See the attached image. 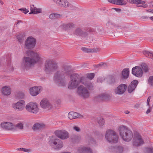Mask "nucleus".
<instances>
[{
  "label": "nucleus",
  "mask_w": 153,
  "mask_h": 153,
  "mask_svg": "<svg viewBox=\"0 0 153 153\" xmlns=\"http://www.w3.org/2000/svg\"><path fill=\"white\" fill-rule=\"evenodd\" d=\"M74 26V25L73 23H62L60 26V27L62 29H66L73 27Z\"/></svg>",
  "instance_id": "nucleus-30"
},
{
  "label": "nucleus",
  "mask_w": 153,
  "mask_h": 153,
  "mask_svg": "<svg viewBox=\"0 0 153 153\" xmlns=\"http://www.w3.org/2000/svg\"><path fill=\"white\" fill-rule=\"evenodd\" d=\"M2 127L6 129L12 130L15 129V126L12 123L5 122L1 124Z\"/></svg>",
  "instance_id": "nucleus-20"
},
{
  "label": "nucleus",
  "mask_w": 153,
  "mask_h": 153,
  "mask_svg": "<svg viewBox=\"0 0 153 153\" xmlns=\"http://www.w3.org/2000/svg\"><path fill=\"white\" fill-rule=\"evenodd\" d=\"M146 152L147 153H153V148L152 149L150 147L147 148Z\"/></svg>",
  "instance_id": "nucleus-50"
},
{
  "label": "nucleus",
  "mask_w": 153,
  "mask_h": 153,
  "mask_svg": "<svg viewBox=\"0 0 153 153\" xmlns=\"http://www.w3.org/2000/svg\"><path fill=\"white\" fill-rule=\"evenodd\" d=\"M141 68L143 70V72L146 73L148 72L149 70L147 65L145 63L142 64L141 65Z\"/></svg>",
  "instance_id": "nucleus-34"
},
{
  "label": "nucleus",
  "mask_w": 153,
  "mask_h": 153,
  "mask_svg": "<svg viewBox=\"0 0 153 153\" xmlns=\"http://www.w3.org/2000/svg\"><path fill=\"white\" fill-rule=\"evenodd\" d=\"M147 11L148 12H151V13H153V9H150L149 10H147Z\"/></svg>",
  "instance_id": "nucleus-56"
},
{
  "label": "nucleus",
  "mask_w": 153,
  "mask_h": 153,
  "mask_svg": "<svg viewBox=\"0 0 153 153\" xmlns=\"http://www.w3.org/2000/svg\"><path fill=\"white\" fill-rule=\"evenodd\" d=\"M83 33V32L80 28L76 29L74 32V34L76 35H82Z\"/></svg>",
  "instance_id": "nucleus-41"
},
{
  "label": "nucleus",
  "mask_w": 153,
  "mask_h": 153,
  "mask_svg": "<svg viewBox=\"0 0 153 153\" xmlns=\"http://www.w3.org/2000/svg\"><path fill=\"white\" fill-rule=\"evenodd\" d=\"M61 100L59 98L56 99L55 100V102L57 104H59L61 103Z\"/></svg>",
  "instance_id": "nucleus-53"
},
{
  "label": "nucleus",
  "mask_w": 153,
  "mask_h": 153,
  "mask_svg": "<svg viewBox=\"0 0 153 153\" xmlns=\"http://www.w3.org/2000/svg\"><path fill=\"white\" fill-rule=\"evenodd\" d=\"M26 54L21 64V67L23 69L27 70L42 60L41 54L29 50Z\"/></svg>",
  "instance_id": "nucleus-1"
},
{
  "label": "nucleus",
  "mask_w": 153,
  "mask_h": 153,
  "mask_svg": "<svg viewBox=\"0 0 153 153\" xmlns=\"http://www.w3.org/2000/svg\"><path fill=\"white\" fill-rule=\"evenodd\" d=\"M115 4L117 5H126L127 2L125 0H115Z\"/></svg>",
  "instance_id": "nucleus-33"
},
{
  "label": "nucleus",
  "mask_w": 153,
  "mask_h": 153,
  "mask_svg": "<svg viewBox=\"0 0 153 153\" xmlns=\"http://www.w3.org/2000/svg\"><path fill=\"white\" fill-rule=\"evenodd\" d=\"M127 87V86L126 84H121L114 89V93L117 95H122L125 92Z\"/></svg>",
  "instance_id": "nucleus-15"
},
{
  "label": "nucleus",
  "mask_w": 153,
  "mask_h": 153,
  "mask_svg": "<svg viewBox=\"0 0 153 153\" xmlns=\"http://www.w3.org/2000/svg\"><path fill=\"white\" fill-rule=\"evenodd\" d=\"M62 14L58 13H51L49 15V18L51 20L60 19L62 17Z\"/></svg>",
  "instance_id": "nucleus-29"
},
{
  "label": "nucleus",
  "mask_w": 153,
  "mask_h": 153,
  "mask_svg": "<svg viewBox=\"0 0 153 153\" xmlns=\"http://www.w3.org/2000/svg\"><path fill=\"white\" fill-rule=\"evenodd\" d=\"M129 113V112L128 111H126V114H128Z\"/></svg>",
  "instance_id": "nucleus-61"
},
{
  "label": "nucleus",
  "mask_w": 153,
  "mask_h": 153,
  "mask_svg": "<svg viewBox=\"0 0 153 153\" xmlns=\"http://www.w3.org/2000/svg\"><path fill=\"white\" fill-rule=\"evenodd\" d=\"M150 99L151 97L150 96H149L147 100V105L148 106H149V109H148V110L146 112V113L147 114H148L151 112L150 107L149 104Z\"/></svg>",
  "instance_id": "nucleus-39"
},
{
  "label": "nucleus",
  "mask_w": 153,
  "mask_h": 153,
  "mask_svg": "<svg viewBox=\"0 0 153 153\" xmlns=\"http://www.w3.org/2000/svg\"><path fill=\"white\" fill-rule=\"evenodd\" d=\"M94 76V73H90L87 74V77L88 79L91 80Z\"/></svg>",
  "instance_id": "nucleus-46"
},
{
  "label": "nucleus",
  "mask_w": 153,
  "mask_h": 153,
  "mask_svg": "<svg viewBox=\"0 0 153 153\" xmlns=\"http://www.w3.org/2000/svg\"><path fill=\"white\" fill-rule=\"evenodd\" d=\"M49 144L56 149H59L63 146L62 141L55 136H50L49 141Z\"/></svg>",
  "instance_id": "nucleus-7"
},
{
  "label": "nucleus",
  "mask_w": 153,
  "mask_h": 153,
  "mask_svg": "<svg viewBox=\"0 0 153 153\" xmlns=\"http://www.w3.org/2000/svg\"><path fill=\"white\" fill-rule=\"evenodd\" d=\"M25 105V101L22 100L13 103L12 105V107L17 111H22L24 109Z\"/></svg>",
  "instance_id": "nucleus-14"
},
{
  "label": "nucleus",
  "mask_w": 153,
  "mask_h": 153,
  "mask_svg": "<svg viewBox=\"0 0 153 153\" xmlns=\"http://www.w3.org/2000/svg\"><path fill=\"white\" fill-rule=\"evenodd\" d=\"M17 150L18 151H22L25 152H29L30 151V150L28 149H26L24 148H18L17 149Z\"/></svg>",
  "instance_id": "nucleus-47"
},
{
  "label": "nucleus",
  "mask_w": 153,
  "mask_h": 153,
  "mask_svg": "<svg viewBox=\"0 0 153 153\" xmlns=\"http://www.w3.org/2000/svg\"><path fill=\"white\" fill-rule=\"evenodd\" d=\"M114 150L116 153H122L123 148L121 146H116L114 147Z\"/></svg>",
  "instance_id": "nucleus-31"
},
{
  "label": "nucleus",
  "mask_w": 153,
  "mask_h": 153,
  "mask_svg": "<svg viewBox=\"0 0 153 153\" xmlns=\"http://www.w3.org/2000/svg\"><path fill=\"white\" fill-rule=\"evenodd\" d=\"M127 1L129 3L136 4L137 7H141L145 8L148 7L145 2L141 0H127Z\"/></svg>",
  "instance_id": "nucleus-17"
},
{
  "label": "nucleus",
  "mask_w": 153,
  "mask_h": 153,
  "mask_svg": "<svg viewBox=\"0 0 153 153\" xmlns=\"http://www.w3.org/2000/svg\"><path fill=\"white\" fill-rule=\"evenodd\" d=\"M79 84L80 83L83 84L85 85L87 83V82H86V78L84 76H82L80 77H79Z\"/></svg>",
  "instance_id": "nucleus-38"
},
{
  "label": "nucleus",
  "mask_w": 153,
  "mask_h": 153,
  "mask_svg": "<svg viewBox=\"0 0 153 153\" xmlns=\"http://www.w3.org/2000/svg\"><path fill=\"white\" fill-rule=\"evenodd\" d=\"M62 153H70V152H63Z\"/></svg>",
  "instance_id": "nucleus-64"
},
{
  "label": "nucleus",
  "mask_w": 153,
  "mask_h": 153,
  "mask_svg": "<svg viewBox=\"0 0 153 153\" xmlns=\"http://www.w3.org/2000/svg\"><path fill=\"white\" fill-rule=\"evenodd\" d=\"M129 71L128 68L124 69L122 72V78L125 79H126L129 76Z\"/></svg>",
  "instance_id": "nucleus-28"
},
{
  "label": "nucleus",
  "mask_w": 153,
  "mask_h": 153,
  "mask_svg": "<svg viewBox=\"0 0 153 153\" xmlns=\"http://www.w3.org/2000/svg\"><path fill=\"white\" fill-rule=\"evenodd\" d=\"M11 93V90L9 86H4L1 89V93L4 96L9 95Z\"/></svg>",
  "instance_id": "nucleus-23"
},
{
  "label": "nucleus",
  "mask_w": 153,
  "mask_h": 153,
  "mask_svg": "<svg viewBox=\"0 0 153 153\" xmlns=\"http://www.w3.org/2000/svg\"><path fill=\"white\" fill-rule=\"evenodd\" d=\"M46 127V125L43 123H37L34 124L32 127V129L34 131L40 130L45 128Z\"/></svg>",
  "instance_id": "nucleus-21"
},
{
  "label": "nucleus",
  "mask_w": 153,
  "mask_h": 153,
  "mask_svg": "<svg viewBox=\"0 0 153 153\" xmlns=\"http://www.w3.org/2000/svg\"><path fill=\"white\" fill-rule=\"evenodd\" d=\"M15 128H17L18 129H20V130H22L23 128V124L22 123H18L16 124V126H15Z\"/></svg>",
  "instance_id": "nucleus-42"
},
{
  "label": "nucleus",
  "mask_w": 153,
  "mask_h": 153,
  "mask_svg": "<svg viewBox=\"0 0 153 153\" xmlns=\"http://www.w3.org/2000/svg\"><path fill=\"white\" fill-rule=\"evenodd\" d=\"M121 10V9L119 8L116 9V11L117 12H120Z\"/></svg>",
  "instance_id": "nucleus-57"
},
{
  "label": "nucleus",
  "mask_w": 153,
  "mask_h": 153,
  "mask_svg": "<svg viewBox=\"0 0 153 153\" xmlns=\"http://www.w3.org/2000/svg\"><path fill=\"white\" fill-rule=\"evenodd\" d=\"M17 38L18 39L20 43H22L24 40V36L22 35H19L17 36Z\"/></svg>",
  "instance_id": "nucleus-44"
},
{
  "label": "nucleus",
  "mask_w": 153,
  "mask_h": 153,
  "mask_svg": "<svg viewBox=\"0 0 153 153\" xmlns=\"http://www.w3.org/2000/svg\"><path fill=\"white\" fill-rule=\"evenodd\" d=\"M25 108L27 111L33 114L37 113L39 110L38 105L35 102H31L28 103Z\"/></svg>",
  "instance_id": "nucleus-9"
},
{
  "label": "nucleus",
  "mask_w": 153,
  "mask_h": 153,
  "mask_svg": "<svg viewBox=\"0 0 153 153\" xmlns=\"http://www.w3.org/2000/svg\"><path fill=\"white\" fill-rule=\"evenodd\" d=\"M143 53L145 55L149 58L151 57L152 53L148 51H143Z\"/></svg>",
  "instance_id": "nucleus-43"
},
{
  "label": "nucleus",
  "mask_w": 153,
  "mask_h": 153,
  "mask_svg": "<svg viewBox=\"0 0 153 153\" xmlns=\"http://www.w3.org/2000/svg\"><path fill=\"white\" fill-rule=\"evenodd\" d=\"M42 90V88L41 86H34L30 88L29 92L32 96H36Z\"/></svg>",
  "instance_id": "nucleus-18"
},
{
  "label": "nucleus",
  "mask_w": 153,
  "mask_h": 153,
  "mask_svg": "<svg viewBox=\"0 0 153 153\" xmlns=\"http://www.w3.org/2000/svg\"><path fill=\"white\" fill-rule=\"evenodd\" d=\"M149 18L151 20L153 21V16H151L149 17Z\"/></svg>",
  "instance_id": "nucleus-59"
},
{
  "label": "nucleus",
  "mask_w": 153,
  "mask_h": 153,
  "mask_svg": "<svg viewBox=\"0 0 153 153\" xmlns=\"http://www.w3.org/2000/svg\"><path fill=\"white\" fill-rule=\"evenodd\" d=\"M72 72L70 66L63 65L61 68L54 74L53 80L56 83L62 86H64L66 83L65 77L70 75Z\"/></svg>",
  "instance_id": "nucleus-2"
},
{
  "label": "nucleus",
  "mask_w": 153,
  "mask_h": 153,
  "mask_svg": "<svg viewBox=\"0 0 153 153\" xmlns=\"http://www.w3.org/2000/svg\"><path fill=\"white\" fill-rule=\"evenodd\" d=\"M144 143V141L142 136L138 133H135L133 139V145L135 146H139Z\"/></svg>",
  "instance_id": "nucleus-13"
},
{
  "label": "nucleus",
  "mask_w": 153,
  "mask_h": 153,
  "mask_svg": "<svg viewBox=\"0 0 153 153\" xmlns=\"http://www.w3.org/2000/svg\"><path fill=\"white\" fill-rule=\"evenodd\" d=\"M72 128L74 130L76 131L77 132H79L81 131L80 128L77 126H73V127Z\"/></svg>",
  "instance_id": "nucleus-49"
},
{
  "label": "nucleus",
  "mask_w": 153,
  "mask_h": 153,
  "mask_svg": "<svg viewBox=\"0 0 153 153\" xmlns=\"http://www.w3.org/2000/svg\"><path fill=\"white\" fill-rule=\"evenodd\" d=\"M100 79L99 78L98 79H97V81L98 82H100Z\"/></svg>",
  "instance_id": "nucleus-63"
},
{
  "label": "nucleus",
  "mask_w": 153,
  "mask_h": 153,
  "mask_svg": "<svg viewBox=\"0 0 153 153\" xmlns=\"http://www.w3.org/2000/svg\"><path fill=\"white\" fill-rule=\"evenodd\" d=\"M97 122L100 126H102L105 123L103 118L100 117L97 118Z\"/></svg>",
  "instance_id": "nucleus-36"
},
{
  "label": "nucleus",
  "mask_w": 153,
  "mask_h": 153,
  "mask_svg": "<svg viewBox=\"0 0 153 153\" xmlns=\"http://www.w3.org/2000/svg\"><path fill=\"white\" fill-rule=\"evenodd\" d=\"M105 65H106L105 63H101L100 64L98 65H97V67L99 66H104Z\"/></svg>",
  "instance_id": "nucleus-55"
},
{
  "label": "nucleus",
  "mask_w": 153,
  "mask_h": 153,
  "mask_svg": "<svg viewBox=\"0 0 153 153\" xmlns=\"http://www.w3.org/2000/svg\"><path fill=\"white\" fill-rule=\"evenodd\" d=\"M30 12L29 13L30 14H36L42 13L41 9L37 8L36 7H34L33 4L30 5Z\"/></svg>",
  "instance_id": "nucleus-25"
},
{
  "label": "nucleus",
  "mask_w": 153,
  "mask_h": 153,
  "mask_svg": "<svg viewBox=\"0 0 153 153\" xmlns=\"http://www.w3.org/2000/svg\"><path fill=\"white\" fill-rule=\"evenodd\" d=\"M40 105L42 109L46 111L51 110L53 106L50 101L47 99L43 98L40 102Z\"/></svg>",
  "instance_id": "nucleus-11"
},
{
  "label": "nucleus",
  "mask_w": 153,
  "mask_h": 153,
  "mask_svg": "<svg viewBox=\"0 0 153 153\" xmlns=\"http://www.w3.org/2000/svg\"><path fill=\"white\" fill-rule=\"evenodd\" d=\"M142 18L143 19H147V18H149V17L147 16H142Z\"/></svg>",
  "instance_id": "nucleus-58"
},
{
  "label": "nucleus",
  "mask_w": 153,
  "mask_h": 153,
  "mask_svg": "<svg viewBox=\"0 0 153 153\" xmlns=\"http://www.w3.org/2000/svg\"><path fill=\"white\" fill-rule=\"evenodd\" d=\"M44 70L47 74H50L58 69L57 63L53 59H48L45 62Z\"/></svg>",
  "instance_id": "nucleus-4"
},
{
  "label": "nucleus",
  "mask_w": 153,
  "mask_h": 153,
  "mask_svg": "<svg viewBox=\"0 0 153 153\" xmlns=\"http://www.w3.org/2000/svg\"><path fill=\"white\" fill-rule=\"evenodd\" d=\"M118 131L120 136L123 140L125 141H130L132 138L133 134L132 131L128 127L124 126L119 127Z\"/></svg>",
  "instance_id": "nucleus-3"
},
{
  "label": "nucleus",
  "mask_w": 153,
  "mask_h": 153,
  "mask_svg": "<svg viewBox=\"0 0 153 153\" xmlns=\"http://www.w3.org/2000/svg\"><path fill=\"white\" fill-rule=\"evenodd\" d=\"M151 58V59H153V53H151V57L150 58Z\"/></svg>",
  "instance_id": "nucleus-60"
},
{
  "label": "nucleus",
  "mask_w": 153,
  "mask_h": 153,
  "mask_svg": "<svg viewBox=\"0 0 153 153\" xmlns=\"http://www.w3.org/2000/svg\"><path fill=\"white\" fill-rule=\"evenodd\" d=\"M20 22H20H18L17 23H16V25H17L19 24V22Z\"/></svg>",
  "instance_id": "nucleus-62"
},
{
  "label": "nucleus",
  "mask_w": 153,
  "mask_h": 153,
  "mask_svg": "<svg viewBox=\"0 0 153 153\" xmlns=\"http://www.w3.org/2000/svg\"><path fill=\"white\" fill-rule=\"evenodd\" d=\"M58 6L66 8L70 5L69 3L67 0H53Z\"/></svg>",
  "instance_id": "nucleus-19"
},
{
  "label": "nucleus",
  "mask_w": 153,
  "mask_h": 153,
  "mask_svg": "<svg viewBox=\"0 0 153 153\" xmlns=\"http://www.w3.org/2000/svg\"><path fill=\"white\" fill-rule=\"evenodd\" d=\"M85 85L90 90H92L94 88L93 84L91 82H87Z\"/></svg>",
  "instance_id": "nucleus-37"
},
{
  "label": "nucleus",
  "mask_w": 153,
  "mask_h": 153,
  "mask_svg": "<svg viewBox=\"0 0 153 153\" xmlns=\"http://www.w3.org/2000/svg\"><path fill=\"white\" fill-rule=\"evenodd\" d=\"M19 10L23 12L25 14L29 12V10L26 8H23L19 9Z\"/></svg>",
  "instance_id": "nucleus-52"
},
{
  "label": "nucleus",
  "mask_w": 153,
  "mask_h": 153,
  "mask_svg": "<svg viewBox=\"0 0 153 153\" xmlns=\"http://www.w3.org/2000/svg\"><path fill=\"white\" fill-rule=\"evenodd\" d=\"M81 50L87 53H95L99 52L100 49L97 48H88L85 47H83Z\"/></svg>",
  "instance_id": "nucleus-24"
},
{
  "label": "nucleus",
  "mask_w": 153,
  "mask_h": 153,
  "mask_svg": "<svg viewBox=\"0 0 153 153\" xmlns=\"http://www.w3.org/2000/svg\"><path fill=\"white\" fill-rule=\"evenodd\" d=\"M138 83V81L137 80L132 81L129 85L128 88V93H131L135 89Z\"/></svg>",
  "instance_id": "nucleus-22"
},
{
  "label": "nucleus",
  "mask_w": 153,
  "mask_h": 153,
  "mask_svg": "<svg viewBox=\"0 0 153 153\" xmlns=\"http://www.w3.org/2000/svg\"><path fill=\"white\" fill-rule=\"evenodd\" d=\"M36 43V41L35 39L32 36L28 37L25 41L24 48H25L31 49L33 48Z\"/></svg>",
  "instance_id": "nucleus-10"
},
{
  "label": "nucleus",
  "mask_w": 153,
  "mask_h": 153,
  "mask_svg": "<svg viewBox=\"0 0 153 153\" xmlns=\"http://www.w3.org/2000/svg\"><path fill=\"white\" fill-rule=\"evenodd\" d=\"M55 134L57 137L62 140L67 139L70 137L68 132L65 130H57Z\"/></svg>",
  "instance_id": "nucleus-12"
},
{
  "label": "nucleus",
  "mask_w": 153,
  "mask_h": 153,
  "mask_svg": "<svg viewBox=\"0 0 153 153\" xmlns=\"http://www.w3.org/2000/svg\"><path fill=\"white\" fill-rule=\"evenodd\" d=\"M80 116V114L77 113L72 111L69 113L68 117L71 120L79 117Z\"/></svg>",
  "instance_id": "nucleus-27"
},
{
  "label": "nucleus",
  "mask_w": 153,
  "mask_h": 153,
  "mask_svg": "<svg viewBox=\"0 0 153 153\" xmlns=\"http://www.w3.org/2000/svg\"><path fill=\"white\" fill-rule=\"evenodd\" d=\"M109 2L115 4V0H107Z\"/></svg>",
  "instance_id": "nucleus-54"
},
{
  "label": "nucleus",
  "mask_w": 153,
  "mask_h": 153,
  "mask_svg": "<svg viewBox=\"0 0 153 153\" xmlns=\"http://www.w3.org/2000/svg\"><path fill=\"white\" fill-rule=\"evenodd\" d=\"M88 143L89 145L93 146H94L97 144V142L95 140L92 138H91L89 139Z\"/></svg>",
  "instance_id": "nucleus-40"
},
{
  "label": "nucleus",
  "mask_w": 153,
  "mask_h": 153,
  "mask_svg": "<svg viewBox=\"0 0 153 153\" xmlns=\"http://www.w3.org/2000/svg\"><path fill=\"white\" fill-rule=\"evenodd\" d=\"M98 97L99 99L102 100H109L111 99V95L106 93L98 95Z\"/></svg>",
  "instance_id": "nucleus-26"
},
{
  "label": "nucleus",
  "mask_w": 153,
  "mask_h": 153,
  "mask_svg": "<svg viewBox=\"0 0 153 153\" xmlns=\"http://www.w3.org/2000/svg\"><path fill=\"white\" fill-rule=\"evenodd\" d=\"M116 81V78L114 76H111L109 79L108 81V83L110 84H112L114 83Z\"/></svg>",
  "instance_id": "nucleus-35"
},
{
  "label": "nucleus",
  "mask_w": 153,
  "mask_h": 153,
  "mask_svg": "<svg viewBox=\"0 0 153 153\" xmlns=\"http://www.w3.org/2000/svg\"><path fill=\"white\" fill-rule=\"evenodd\" d=\"M105 137L109 142L115 143L117 142L119 137L114 131L112 129H108L105 131Z\"/></svg>",
  "instance_id": "nucleus-5"
},
{
  "label": "nucleus",
  "mask_w": 153,
  "mask_h": 153,
  "mask_svg": "<svg viewBox=\"0 0 153 153\" xmlns=\"http://www.w3.org/2000/svg\"><path fill=\"white\" fill-rule=\"evenodd\" d=\"M7 70L9 71H13V66L11 65L7 66Z\"/></svg>",
  "instance_id": "nucleus-51"
},
{
  "label": "nucleus",
  "mask_w": 153,
  "mask_h": 153,
  "mask_svg": "<svg viewBox=\"0 0 153 153\" xmlns=\"http://www.w3.org/2000/svg\"><path fill=\"white\" fill-rule=\"evenodd\" d=\"M132 73L135 76L140 77L142 76L143 72L141 67L137 66L133 68L132 69Z\"/></svg>",
  "instance_id": "nucleus-16"
},
{
  "label": "nucleus",
  "mask_w": 153,
  "mask_h": 153,
  "mask_svg": "<svg viewBox=\"0 0 153 153\" xmlns=\"http://www.w3.org/2000/svg\"><path fill=\"white\" fill-rule=\"evenodd\" d=\"M80 75L78 74L74 73L70 75V80L68 85V88L70 89L75 88L79 84V81Z\"/></svg>",
  "instance_id": "nucleus-6"
},
{
  "label": "nucleus",
  "mask_w": 153,
  "mask_h": 153,
  "mask_svg": "<svg viewBox=\"0 0 153 153\" xmlns=\"http://www.w3.org/2000/svg\"><path fill=\"white\" fill-rule=\"evenodd\" d=\"M82 150V153H92V150L89 147L83 148Z\"/></svg>",
  "instance_id": "nucleus-32"
},
{
  "label": "nucleus",
  "mask_w": 153,
  "mask_h": 153,
  "mask_svg": "<svg viewBox=\"0 0 153 153\" xmlns=\"http://www.w3.org/2000/svg\"><path fill=\"white\" fill-rule=\"evenodd\" d=\"M25 96L24 94L22 93H19L17 95V97L20 99H23Z\"/></svg>",
  "instance_id": "nucleus-48"
},
{
  "label": "nucleus",
  "mask_w": 153,
  "mask_h": 153,
  "mask_svg": "<svg viewBox=\"0 0 153 153\" xmlns=\"http://www.w3.org/2000/svg\"><path fill=\"white\" fill-rule=\"evenodd\" d=\"M148 83L151 86L153 85V76H151L149 77L148 80Z\"/></svg>",
  "instance_id": "nucleus-45"
},
{
  "label": "nucleus",
  "mask_w": 153,
  "mask_h": 153,
  "mask_svg": "<svg viewBox=\"0 0 153 153\" xmlns=\"http://www.w3.org/2000/svg\"><path fill=\"white\" fill-rule=\"evenodd\" d=\"M77 93L79 96L84 99L88 98L90 96V92L87 88L82 85L78 87Z\"/></svg>",
  "instance_id": "nucleus-8"
}]
</instances>
